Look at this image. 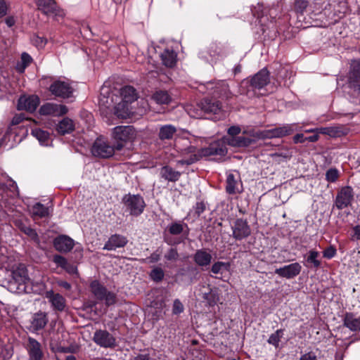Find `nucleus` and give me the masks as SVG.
<instances>
[{
    "label": "nucleus",
    "instance_id": "obj_1",
    "mask_svg": "<svg viewBox=\"0 0 360 360\" xmlns=\"http://www.w3.org/2000/svg\"><path fill=\"white\" fill-rule=\"evenodd\" d=\"M242 135L236 137H223V139L210 143L207 147L201 149L200 155L196 153V148L190 146L181 150V165H191L199 160L200 156L220 155L225 156L227 153L226 145L232 147L245 148L255 143V139Z\"/></svg>",
    "mask_w": 360,
    "mask_h": 360
},
{
    "label": "nucleus",
    "instance_id": "obj_2",
    "mask_svg": "<svg viewBox=\"0 0 360 360\" xmlns=\"http://www.w3.org/2000/svg\"><path fill=\"white\" fill-rule=\"evenodd\" d=\"M137 131L134 126L120 125L112 130V138L114 140L117 150H121L128 142H132L136 138Z\"/></svg>",
    "mask_w": 360,
    "mask_h": 360
},
{
    "label": "nucleus",
    "instance_id": "obj_3",
    "mask_svg": "<svg viewBox=\"0 0 360 360\" xmlns=\"http://www.w3.org/2000/svg\"><path fill=\"white\" fill-rule=\"evenodd\" d=\"M90 291L94 297L98 301L103 302L106 307L114 305L117 302V294L110 291L98 280H94L89 285Z\"/></svg>",
    "mask_w": 360,
    "mask_h": 360
},
{
    "label": "nucleus",
    "instance_id": "obj_4",
    "mask_svg": "<svg viewBox=\"0 0 360 360\" xmlns=\"http://www.w3.org/2000/svg\"><path fill=\"white\" fill-rule=\"evenodd\" d=\"M247 83L249 91L255 95L265 96L267 94L266 86L270 83L269 72L264 68L248 79Z\"/></svg>",
    "mask_w": 360,
    "mask_h": 360
},
{
    "label": "nucleus",
    "instance_id": "obj_5",
    "mask_svg": "<svg viewBox=\"0 0 360 360\" xmlns=\"http://www.w3.org/2000/svg\"><path fill=\"white\" fill-rule=\"evenodd\" d=\"M122 203L125 212L134 217L141 215L146 205L143 198L139 194H125L122 198Z\"/></svg>",
    "mask_w": 360,
    "mask_h": 360
},
{
    "label": "nucleus",
    "instance_id": "obj_6",
    "mask_svg": "<svg viewBox=\"0 0 360 360\" xmlns=\"http://www.w3.org/2000/svg\"><path fill=\"white\" fill-rule=\"evenodd\" d=\"M198 89L200 91H214L216 96L222 99H228L232 96L229 86L225 80L210 81L206 84H200Z\"/></svg>",
    "mask_w": 360,
    "mask_h": 360
},
{
    "label": "nucleus",
    "instance_id": "obj_7",
    "mask_svg": "<svg viewBox=\"0 0 360 360\" xmlns=\"http://www.w3.org/2000/svg\"><path fill=\"white\" fill-rule=\"evenodd\" d=\"M115 150H117L115 147V144L112 146L108 141L102 138L96 139L91 148L92 154L94 156L102 158H110Z\"/></svg>",
    "mask_w": 360,
    "mask_h": 360
},
{
    "label": "nucleus",
    "instance_id": "obj_8",
    "mask_svg": "<svg viewBox=\"0 0 360 360\" xmlns=\"http://www.w3.org/2000/svg\"><path fill=\"white\" fill-rule=\"evenodd\" d=\"M35 2L38 9L47 16L58 20V17L62 18L64 15L63 11L59 8L54 0H36Z\"/></svg>",
    "mask_w": 360,
    "mask_h": 360
},
{
    "label": "nucleus",
    "instance_id": "obj_9",
    "mask_svg": "<svg viewBox=\"0 0 360 360\" xmlns=\"http://www.w3.org/2000/svg\"><path fill=\"white\" fill-rule=\"evenodd\" d=\"M52 95L60 98H69L72 96L73 88L65 81L56 80L49 86Z\"/></svg>",
    "mask_w": 360,
    "mask_h": 360
},
{
    "label": "nucleus",
    "instance_id": "obj_10",
    "mask_svg": "<svg viewBox=\"0 0 360 360\" xmlns=\"http://www.w3.org/2000/svg\"><path fill=\"white\" fill-rule=\"evenodd\" d=\"M354 198V191L351 186L342 187L337 193L335 203L338 210H342L351 205Z\"/></svg>",
    "mask_w": 360,
    "mask_h": 360
},
{
    "label": "nucleus",
    "instance_id": "obj_11",
    "mask_svg": "<svg viewBox=\"0 0 360 360\" xmlns=\"http://www.w3.org/2000/svg\"><path fill=\"white\" fill-rule=\"evenodd\" d=\"M93 341L104 348H114L116 346V339L106 330H97L94 334Z\"/></svg>",
    "mask_w": 360,
    "mask_h": 360
},
{
    "label": "nucleus",
    "instance_id": "obj_12",
    "mask_svg": "<svg viewBox=\"0 0 360 360\" xmlns=\"http://www.w3.org/2000/svg\"><path fill=\"white\" fill-rule=\"evenodd\" d=\"M198 108L201 114L203 112L205 115H217L221 110V103L214 98H206L198 104Z\"/></svg>",
    "mask_w": 360,
    "mask_h": 360
},
{
    "label": "nucleus",
    "instance_id": "obj_13",
    "mask_svg": "<svg viewBox=\"0 0 360 360\" xmlns=\"http://www.w3.org/2000/svg\"><path fill=\"white\" fill-rule=\"evenodd\" d=\"M233 237L237 240L248 238L251 234V229L247 220L237 219L232 226Z\"/></svg>",
    "mask_w": 360,
    "mask_h": 360
},
{
    "label": "nucleus",
    "instance_id": "obj_14",
    "mask_svg": "<svg viewBox=\"0 0 360 360\" xmlns=\"http://www.w3.org/2000/svg\"><path fill=\"white\" fill-rule=\"evenodd\" d=\"M348 84L349 88L360 93V60H354L351 64Z\"/></svg>",
    "mask_w": 360,
    "mask_h": 360
},
{
    "label": "nucleus",
    "instance_id": "obj_15",
    "mask_svg": "<svg viewBox=\"0 0 360 360\" xmlns=\"http://www.w3.org/2000/svg\"><path fill=\"white\" fill-rule=\"evenodd\" d=\"M26 349L29 355L30 360H42L44 358V352L42 346L39 342L32 337H28Z\"/></svg>",
    "mask_w": 360,
    "mask_h": 360
},
{
    "label": "nucleus",
    "instance_id": "obj_16",
    "mask_svg": "<svg viewBox=\"0 0 360 360\" xmlns=\"http://www.w3.org/2000/svg\"><path fill=\"white\" fill-rule=\"evenodd\" d=\"M49 321L48 316L46 312L38 311L34 313L30 320V331L37 333L44 329Z\"/></svg>",
    "mask_w": 360,
    "mask_h": 360
},
{
    "label": "nucleus",
    "instance_id": "obj_17",
    "mask_svg": "<svg viewBox=\"0 0 360 360\" xmlns=\"http://www.w3.org/2000/svg\"><path fill=\"white\" fill-rule=\"evenodd\" d=\"M54 248L62 253H66L71 251L75 245V241L72 238L66 235H60L53 240Z\"/></svg>",
    "mask_w": 360,
    "mask_h": 360
},
{
    "label": "nucleus",
    "instance_id": "obj_18",
    "mask_svg": "<svg viewBox=\"0 0 360 360\" xmlns=\"http://www.w3.org/2000/svg\"><path fill=\"white\" fill-rule=\"evenodd\" d=\"M39 104V99L37 96H20L18 102V109L25 110L32 112L36 110Z\"/></svg>",
    "mask_w": 360,
    "mask_h": 360
},
{
    "label": "nucleus",
    "instance_id": "obj_19",
    "mask_svg": "<svg viewBox=\"0 0 360 360\" xmlns=\"http://www.w3.org/2000/svg\"><path fill=\"white\" fill-rule=\"evenodd\" d=\"M302 266L298 262L292 263L283 267L276 269L275 274L281 277L291 279L297 276L301 271Z\"/></svg>",
    "mask_w": 360,
    "mask_h": 360
},
{
    "label": "nucleus",
    "instance_id": "obj_20",
    "mask_svg": "<svg viewBox=\"0 0 360 360\" xmlns=\"http://www.w3.org/2000/svg\"><path fill=\"white\" fill-rule=\"evenodd\" d=\"M46 297L51 303V307L54 311H63L66 307L65 298L59 293H55L53 290L46 292Z\"/></svg>",
    "mask_w": 360,
    "mask_h": 360
},
{
    "label": "nucleus",
    "instance_id": "obj_21",
    "mask_svg": "<svg viewBox=\"0 0 360 360\" xmlns=\"http://www.w3.org/2000/svg\"><path fill=\"white\" fill-rule=\"evenodd\" d=\"M294 131L292 125L286 124L283 127H276L262 132V138H281L292 134Z\"/></svg>",
    "mask_w": 360,
    "mask_h": 360
},
{
    "label": "nucleus",
    "instance_id": "obj_22",
    "mask_svg": "<svg viewBox=\"0 0 360 360\" xmlns=\"http://www.w3.org/2000/svg\"><path fill=\"white\" fill-rule=\"evenodd\" d=\"M127 243L128 240L125 236L115 233L110 236L103 249L110 251L115 250L117 248H124Z\"/></svg>",
    "mask_w": 360,
    "mask_h": 360
},
{
    "label": "nucleus",
    "instance_id": "obj_23",
    "mask_svg": "<svg viewBox=\"0 0 360 360\" xmlns=\"http://www.w3.org/2000/svg\"><path fill=\"white\" fill-rule=\"evenodd\" d=\"M68 110V108L65 105L46 103L40 108L39 112L41 115L60 116L65 115Z\"/></svg>",
    "mask_w": 360,
    "mask_h": 360
},
{
    "label": "nucleus",
    "instance_id": "obj_24",
    "mask_svg": "<svg viewBox=\"0 0 360 360\" xmlns=\"http://www.w3.org/2000/svg\"><path fill=\"white\" fill-rule=\"evenodd\" d=\"M343 326L351 331H360V316L352 312H346L343 318Z\"/></svg>",
    "mask_w": 360,
    "mask_h": 360
},
{
    "label": "nucleus",
    "instance_id": "obj_25",
    "mask_svg": "<svg viewBox=\"0 0 360 360\" xmlns=\"http://www.w3.org/2000/svg\"><path fill=\"white\" fill-rule=\"evenodd\" d=\"M13 277L15 282L18 284V289L25 290V284L30 280L27 270L25 268H18L13 272Z\"/></svg>",
    "mask_w": 360,
    "mask_h": 360
},
{
    "label": "nucleus",
    "instance_id": "obj_26",
    "mask_svg": "<svg viewBox=\"0 0 360 360\" xmlns=\"http://www.w3.org/2000/svg\"><path fill=\"white\" fill-rule=\"evenodd\" d=\"M14 224L16 227H18L22 232L28 236L34 242H39V238L37 231L31 228L30 226H27L24 221L21 219H16L14 221Z\"/></svg>",
    "mask_w": 360,
    "mask_h": 360
},
{
    "label": "nucleus",
    "instance_id": "obj_27",
    "mask_svg": "<svg viewBox=\"0 0 360 360\" xmlns=\"http://www.w3.org/2000/svg\"><path fill=\"white\" fill-rule=\"evenodd\" d=\"M212 258V255L205 250H198L194 255V261L200 266H209Z\"/></svg>",
    "mask_w": 360,
    "mask_h": 360
},
{
    "label": "nucleus",
    "instance_id": "obj_28",
    "mask_svg": "<svg viewBox=\"0 0 360 360\" xmlns=\"http://www.w3.org/2000/svg\"><path fill=\"white\" fill-rule=\"evenodd\" d=\"M56 129L60 135L70 134L75 129L73 121L68 117H65L58 122Z\"/></svg>",
    "mask_w": 360,
    "mask_h": 360
},
{
    "label": "nucleus",
    "instance_id": "obj_29",
    "mask_svg": "<svg viewBox=\"0 0 360 360\" xmlns=\"http://www.w3.org/2000/svg\"><path fill=\"white\" fill-rule=\"evenodd\" d=\"M32 217L35 219L38 218H44L47 217L50 215V210L49 207H46L41 202H37L32 207Z\"/></svg>",
    "mask_w": 360,
    "mask_h": 360
},
{
    "label": "nucleus",
    "instance_id": "obj_30",
    "mask_svg": "<svg viewBox=\"0 0 360 360\" xmlns=\"http://www.w3.org/2000/svg\"><path fill=\"white\" fill-rule=\"evenodd\" d=\"M121 96L122 101L131 103L137 98V93L136 89L131 86H125L121 89Z\"/></svg>",
    "mask_w": 360,
    "mask_h": 360
},
{
    "label": "nucleus",
    "instance_id": "obj_31",
    "mask_svg": "<svg viewBox=\"0 0 360 360\" xmlns=\"http://www.w3.org/2000/svg\"><path fill=\"white\" fill-rule=\"evenodd\" d=\"M177 54L172 50L165 49L160 57L163 65L168 68L173 67L176 63Z\"/></svg>",
    "mask_w": 360,
    "mask_h": 360
},
{
    "label": "nucleus",
    "instance_id": "obj_32",
    "mask_svg": "<svg viewBox=\"0 0 360 360\" xmlns=\"http://www.w3.org/2000/svg\"><path fill=\"white\" fill-rule=\"evenodd\" d=\"M160 175L165 179L173 182L177 181L180 177L179 172L174 171L169 166H165L162 167L160 170Z\"/></svg>",
    "mask_w": 360,
    "mask_h": 360
},
{
    "label": "nucleus",
    "instance_id": "obj_33",
    "mask_svg": "<svg viewBox=\"0 0 360 360\" xmlns=\"http://www.w3.org/2000/svg\"><path fill=\"white\" fill-rule=\"evenodd\" d=\"M130 113L131 111L129 110L128 103L122 101L115 107V115L118 118L127 119L129 117Z\"/></svg>",
    "mask_w": 360,
    "mask_h": 360
},
{
    "label": "nucleus",
    "instance_id": "obj_34",
    "mask_svg": "<svg viewBox=\"0 0 360 360\" xmlns=\"http://www.w3.org/2000/svg\"><path fill=\"white\" fill-rule=\"evenodd\" d=\"M176 131V128L172 125H164L160 129L159 138L161 140L171 139H172Z\"/></svg>",
    "mask_w": 360,
    "mask_h": 360
},
{
    "label": "nucleus",
    "instance_id": "obj_35",
    "mask_svg": "<svg viewBox=\"0 0 360 360\" xmlns=\"http://www.w3.org/2000/svg\"><path fill=\"white\" fill-rule=\"evenodd\" d=\"M32 61V57L27 53H22L20 58V61L16 65V70L20 72H24L26 68Z\"/></svg>",
    "mask_w": 360,
    "mask_h": 360
},
{
    "label": "nucleus",
    "instance_id": "obj_36",
    "mask_svg": "<svg viewBox=\"0 0 360 360\" xmlns=\"http://www.w3.org/2000/svg\"><path fill=\"white\" fill-rule=\"evenodd\" d=\"M152 99L158 104H167L170 101V96L166 91H155Z\"/></svg>",
    "mask_w": 360,
    "mask_h": 360
},
{
    "label": "nucleus",
    "instance_id": "obj_37",
    "mask_svg": "<svg viewBox=\"0 0 360 360\" xmlns=\"http://www.w3.org/2000/svg\"><path fill=\"white\" fill-rule=\"evenodd\" d=\"M236 181L233 174H229L226 179V191L229 194H235L236 193Z\"/></svg>",
    "mask_w": 360,
    "mask_h": 360
},
{
    "label": "nucleus",
    "instance_id": "obj_38",
    "mask_svg": "<svg viewBox=\"0 0 360 360\" xmlns=\"http://www.w3.org/2000/svg\"><path fill=\"white\" fill-rule=\"evenodd\" d=\"M283 335V329H278L274 333H272L267 342L269 344L275 346L276 347H278L279 342L281 340V338Z\"/></svg>",
    "mask_w": 360,
    "mask_h": 360
},
{
    "label": "nucleus",
    "instance_id": "obj_39",
    "mask_svg": "<svg viewBox=\"0 0 360 360\" xmlns=\"http://www.w3.org/2000/svg\"><path fill=\"white\" fill-rule=\"evenodd\" d=\"M230 266L229 262H217L212 266L211 271L215 274H221L223 270H229Z\"/></svg>",
    "mask_w": 360,
    "mask_h": 360
},
{
    "label": "nucleus",
    "instance_id": "obj_40",
    "mask_svg": "<svg viewBox=\"0 0 360 360\" xmlns=\"http://www.w3.org/2000/svg\"><path fill=\"white\" fill-rule=\"evenodd\" d=\"M319 253L316 250H310L308 253L307 262L313 264L314 267L319 268L321 266V262L317 259Z\"/></svg>",
    "mask_w": 360,
    "mask_h": 360
},
{
    "label": "nucleus",
    "instance_id": "obj_41",
    "mask_svg": "<svg viewBox=\"0 0 360 360\" xmlns=\"http://www.w3.org/2000/svg\"><path fill=\"white\" fill-rule=\"evenodd\" d=\"M164 275V271L160 267L154 268L150 273V278L157 283L163 279Z\"/></svg>",
    "mask_w": 360,
    "mask_h": 360
},
{
    "label": "nucleus",
    "instance_id": "obj_42",
    "mask_svg": "<svg viewBox=\"0 0 360 360\" xmlns=\"http://www.w3.org/2000/svg\"><path fill=\"white\" fill-rule=\"evenodd\" d=\"M32 134L36 137L39 142L45 143L49 139V133L40 129H35L32 131Z\"/></svg>",
    "mask_w": 360,
    "mask_h": 360
},
{
    "label": "nucleus",
    "instance_id": "obj_43",
    "mask_svg": "<svg viewBox=\"0 0 360 360\" xmlns=\"http://www.w3.org/2000/svg\"><path fill=\"white\" fill-rule=\"evenodd\" d=\"M340 176V172L336 168H330L326 172V179L328 182H335Z\"/></svg>",
    "mask_w": 360,
    "mask_h": 360
},
{
    "label": "nucleus",
    "instance_id": "obj_44",
    "mask_svg": "<svg viewBox=\"0 0 360 360\" xmlns=\"http://www.w3.org/2000/svg\"><path fill=\"white\" fill-rule=\"evenodd\" d=\"M309 0H295V10L299 13H303L307 8Z\"/></svg>",
    "mask_w": 360,
    "mask_h": 360
},
{
    "label": "nucleus",
    "instance_id": "obj_45",
    "mask_svg": "<svg viewBox=\"0 0 360 360\" xmlns=\"http://www.w3.org/2000/svg\"><path fill=\"white\" fill-rule=\"evenodd\" d=\"M52 260L58 266L61 267L63 269H65L68 263L67 259L60 255H53Z\"/></svg>",
    "mask_w": 360,
    "mask_h": 360
},
{
    "label": "nucleus",
    "instance_id": "obj_46",
    "mask_svg": "<svg viewBox=\"0 0 360 360\" xmlns=\"http://www.w3.org/2000/svg\"><path fill=\"white\" fill-rule=\"evenodd\" d=\"M184 110L186 113L192 117H196L198 116L201 115V112H200V108H195L193 106V105H186L184 107Z\"/></svg>",
    "mask_w": 360,
    "mask_h": 360
},
{
    "label": "nucleus",
    "instance_id": "obj_47",
    "mask_svg": "<svg viewBox=\"0 0 360 360\" xmlns=\"http://www.w3.org/2000/svg\"><path fill=\"white\" fill-rule=\"evenodd\" d=\"M6 187L13 193V195H19V190L18 187L17 186V184L15 181H13L12 179L9 178L7 180V183L6 184Z\"/></svg>",
    "mask_w": 360,
    "mask_h": 360
},
{
    "label": "nucleus",
    "instance_id": "obj_48",
    "mask_svg": "<svg viewBox=\"0 0 360 360\" xmlns=\"http://www.w3.org/2000/svg\"><path fill=\"white\" fill-rule=\"evenodd\" d=\"M345 134V132L340 127H329L328 135L331 137H340Z\"/></svg>",
    "mask_w": 360,
    "mask_h": 360
},
{
    "label": "nucleus",
    "instance_id": "obj_49",
    "mask_svg": "<svg viewBox=\"0 0 360 360\" xmlns=\"http://www.w3.org/2000/svg\"><path fill=\"white\" fill-rule=\"evenodd\" d=\"M32 40L33 44L39 49L44 47L47 43V39L46 38L39 36H34Z\"/></svg>",
    "mask_w": 360,
    "mask_h": 360
},
{
    "label": "nucleus",
    "instance_id": "obj_50",
    "mask_svg": "<svg viewBox=\"0 0 360 360\" xmlns=\"http://www.w3.org/2000/svg\"><path fill=\"white\" fill-rule=\"evenodd\" d=\"M336 252V248L334 246L330 245L323 250V256L326 259H331L335 256Z\"/></svg>",
    "mask_w": 360,
    "mask_h": 360
},
{
    "label": "nucleus",
    "instance_id": "obj_51",
    "mask_svg": "<svg viewBox=\"0 0 360 360\" xmlns=\"http://www.w3.org/2000/svg\"><path fill=\"white\" fill-rule=\"evenodd\" d=\"M179 256L176 248L172 247L168 252L165 255V258L167 260L176 259Z\"/></svg>",
    "mask_w": 360,
    "mask_h": 360
},
{
    "label": "nucleus",
    "instance_id": "obj_52",
    "mask_svg": "<svg viewBox=\"0 0 360 360\" xmlns=\"http://www.w3.org/2000/svg\"><path fill=\"white\" fill-rule=\"evenodd\" d=\"M161 252L157 250L153 253L150 255V257L146 259V261L148 263H155L160 260Z\"/></svg>",
    "mask_w": 360,
    "mask_h": 360
},
{
    "label": "nucleus",
    "instance_id": "obj_53",
    "mask_svg": "<svg viewBox=\"0 0 360 360\" xmlns=\"http://www.w3.org/2000/svg\"><path fill=\"white\" fill-rule=\"evenodd\" d=\"M241 129L238 126H232L228 129L229 137H236L240 134Z\"/></svg>",
    "mask_w": 360,
    "mask_h": 360
},
{
    "label": "nucleus",
    "instance_id": "obj_54",
    "mask_svg": "<svg viewBox=\"0 0 360 360\" xmlns=\"http://www.w3.org/2000/svg\"><path fill=\"white\" fill-rule=\"evenodd\" d=\"M194 210L195 214L199 217L206 210V205L203 202H197Z\"/></svg>",
    "mask_w": 360,
    "mask_h": 360
},
{
    "label": "nucleus",
    "instance_id": "obj_55",
    "mask_svg": "<svg viewBox=\"0 0 360 360\" xmlns=\"http://www.w3.org/2000/svg\"><path fill=\"white\" fill-rule=\"evenodd\" d=\"M64 270L70 275H78L77 266L72 264H70L69 262L65 267Z\"/></svg>",
    "mask_w": 360,
    "mask_h": 360
},
{
    "label": "nucleus",
    "instance_id": "obj_56",
    "mask_svg": "<svg viewBox=\"0 0 360 360\" xmlns=\"http://www.w3.org/2000/svg\"><path fill=\"white\" fill-rule=\"evenodd\" d=\"M169 233L171 235H176L180 233V224L174 223L169 227Z\"/></svg>",
    "mask_w": 360,
    "mask_h": 360
},
{
    "label": "nucleus",
    "instance_id": "obj_57",
    "mask_svg": "<svg viewBox=\"0 0 360 360\" xmlns=\"http://www.w3.org/2000/svg\"><path fill=\"white\" fill-rule=\"evenodd\" d=\"M300 360H318L317 356L313 352H309L303 355H302L300 358Z\"/></svg>",
    "mask_w": 360,
    "mask_h": 360
},
{
    "label": "nucleus",
    "instance_id": "obj_58",
    "mask_svg": "<svg viewBox=\"0 0 360 360\" xmlns=\"http://www.w3.org/2000/svg\"><path fill=\"white\" fill-rule=\"evenodd\" d=\"M57 284L58 286H60L67 290H70L72 288L71 284L65 281H58L57 282Z\"/></svg>",
    "mask_w": 360,
    "mask_h": 360
},
{
    "label": "nucleus",
    "instance_id": "obj_59",
    "mask_svg": "<svg viewBox=\"0 0 360 360\" xmlns=\"http://www.w3.org/2000/svg\"><path fill=\"white\" fill-rule=\"evenodd\" d=\"M7 6L4 0H0V18L6 14Z\"/></svg>",
    "mask_w": 360,
    "mask_h": 360
},
{
    "label": "nucleus",
    "instance_id": "obj_60",
    "mask_svg": "<svg viewBox=\"0 0 360 360\" xmlns=\"http://www.w3.org/2000/svg\"><path fill=\"white\" fill-rule=\"evenodd\" d=\"M353 236L352 238L354 240H360V226H356L353 229Z\"/></svg>",
    "mask_w": 360,
    "mask_h": 360
},
{
    "label": "nucleus",
    "instance_id": "obj_61",
    "mask_svg": "<svg viewBox=\"0 0 360 360\" xmlns=\"http://www.w3.org/2000/svg\"><path fill=\"white\" fill-rule=\"evenodd\" d=\"M293 141L295 143H304L305 141V138H304V136L302 134H297L293 137Z\"/></svg>",
    "mask_w": 360,
    "mask_h": 360
},
{
    "label": "nucleus",
    "instance_id": "obj_62",
    "mask_svg": "<svg viewBox=\"0 0 360 360\" xmlns=\"http://www.w3.org/2000/svg\"><path fill=\"white\" fill-rule=\"evenodd\" d=\"M173 312H174V314H176L180 313V301L179 300H176L174 301Z\"/></svg>",
    "mask_w": 360,
    "mask_h": 360
},
{
    "label": "nucleus",
    "instance_id": "obj_63",
    "mask_svg": "<svg viewBox=\"0 0 360 360\" xmlns=\"http://www.w3.org/2000/svg\"><path fill=\"white\" fill-rule=\"evenodd\" d=\"M165 241L171 245L178 244L179 243V240H174L172 239V236H169L167 234L165 235Z\"/></svg>",
    "mask_w": 360,
    "mask_h": 360
},
{
    "label": "nucleus",
    "instance_id": "obj_64",
    "mask_svg": "<svg viewBox=\"0 0 360 360\" xmlns=\"http://www.w3.org/2000/svg\"><path fill=\"white\" fill-rule=\"evenodd\" d=\"M134 360H150L148 354H139Z\"/></svg>",
    "mask_w": 360,
    "mask_h": 360
}]
</instances>
